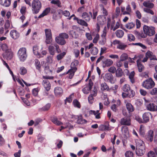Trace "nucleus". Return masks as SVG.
I'll use <instances>...</instances> for the list:
<instances>
[{"instance_id": "1", "label": "nucleus", "mask_w": 157, "mask_h": 157, "mask_svg": "<svg viewBox=\"0 0 157 157\" xmlns=\"http://www.w3.org/2000/svg\"><path fill=\"white\" fill-rule=\"evenodd\" d=\"M78 60H76L72 62L71 64V68L69 69L67 72L63 73L62 75H65L66 74H68L67 76V78L69 79H72L74 75L75 72L77 70V68L76 67L78 64Z\"/></svg>"}, {"instance_id": "2", "label": "nucleus", "mask_w": 157, "mask_h": 157, "mask_svg": "<svg viewBox=\"0 0 157 157\" xmlns=\"http://www.w3.org/2000/svg\"><path fill=\"white\" fill-rule=\"evenodd\" d=\"M98 12L95 10L94 9L92 10V12L90 11L89 13L86 12H83L82 15V18L86 22H89L92 18L93 20H95L98 15Z\"/></svg>"}, {"instance_id": "3", "label": "nucleus", "mask_w": 157, "mask_h": 157, "mask_svg": "<svg viewBox=\"0 0 157 157\" xmlns=\"http://www.w3.org/2000/svg\"><path fill=\"white\" fill-rule=\"evenodd\" d=\"M69 38L68 34L66 33H60L58 36L56 37L55 40L58 44L61 45H63L66 44V41L65 39Z\"/></svg>"}, {"instance_id": "4", "label": "nucleus", "mask_w": 157, "mask_h": 157, "mask_svg": "<svg viewBox=\"0 0 157 157\" xmlns=\"http://www.w3.org/2000/svg\"><path fill=\"white\" fill-rule=\"evenodd\" d=\"M33 13L36 14L39 13L42 7V4L39 0H33L32 4Z\"/></svg>"}, {"instance_id": "5", "label": "nucleus", "mask_w": 157, "mask_h": 157, "mask_svg": "<svg viewBox=\"0 0 157 157\" xmlns=\"http://www.w3.org/2000/svg\"><path fill=\"white\" fill-rule=\"evenodd\" d=\"M17 55L20 61L24 62L27 57L26 48L24 47L20 48L18 52Z\"/></svg>"}, {"instance_id": "6", "label": "nucleus", "mask_w": 157, "mask_h": 157, "mask_svg": "<svg viewBox=\"0 0 157 157\" xmlns=\"http://www.w3.org/2000/svg\"><path fill=\"white\" fill-rule=\"evenodd\" d=\"M48 49L49 53L52 56L55 55V50L58 53H59L61 52L59 46L56 43L52 44L49 46Z\"/></svg>"}, {"instance_id": "7", "label": "nucleus", "mask_w": 157, "mask_h": 157, "mask_svg": "<svg viewBox=\"0 0 157 157\" xmlns=\"http://www.w3.org/2000/svg\"><path fill=\"white\" fill-rule=\"evenodd\" d=\"M143 30L144 33V34L146 35V37L147 36H152L155 33V28L153 27H149L144 25L143 27Z\"/></svg>"}, {"instance_id": "8", "label": "nucleus", "mask_w": 157, "mask_h": 157, "mask_svg": "<svg viewBox=\"0 0 157 157\" xmlns=\"http://www.w3.org/2000/svg\"><path fill=\"white\" fill-rule=\"evenodd\" d=\"M45 40V43L47 44H51L53 39L51 30L50 29H46L44 30Z\"/></svg>"}, {"instance_id": "9", "label": "nucleus", "mask_w": 157, "mask_h": 157, "mask_svg": "<svg viewBox=\"0 0 157 157\" xmlns=\"http://www.w3.org/2000/svg\"><path fill=\"white\" fill-rule=\"evenodd\" d=\"M142 85L144 88L147 89H150L154 87L155 85V83L152 79L150 78L143 82Z\"/></svg>"}, {"instance_id": "10", "label": "nucleus", "mask_w": 157, "mask_h": 157, "mask_svg": "<svg viewBox=\"0 0 157 157\" xmlns=\"http://www.w3.org/2000/svg\"><path fill=\"white\" fill-rule=\"evenodd\" d=\"M154 136V131L152 130H150L147 132L144 137L147 141L151 142L153 141Z\"/></svg>"}, {"instance_id": "11", "label": "nucleus", "mask_w": 157, "mask_h": 157, "mask_svg": "<svg viewBox=\"0 0 157 157\" xmlns=\"http://www.w3.org/2000/svg\"><path fill=\"white\" fill-rule=\"evenodd\" d=\"M1 48L3 51L7 52L6 56L8 58L11 59L13 57V53L10 52V50L8 49V46L6 44H3L1 46Z\"/></svg>"}, {"instance_id": "12", "label": "nucleus", "mask_w": 157, "mask_h": 157, "mask_svg": "<svg viewBox=\"0 0 157 157\" xmlns=\"http://www.w3.org/2000/svg\"><path fill=\"white\" fill-rule=\"evenodd\" d=\"M135 92L133 90L131 89L128 92H123L122 94V96L123 98L127 97L131 98L135 96Z\"/></svg>"}, {"instance_id": "13", "label": "nucleus", "mask_w": 157, "mask_h": 157, "mask_svg": "<svg viewBox=\"0 0 157 157\" xmlns=\"http://www.w3.org/2000/svg\"><path fill=\"white\" fill-rule=\"evenodd\" d=\"M98 25H103L106 22V17L105 16L102 15H99L97 17Z\"/></svg>"}, {"instance_id": "14", "label": "nucleus", "mask_w": 157, "mask_h": 157, "mask_svg": "<svg viewBox=\"0 0 157 157\" xmlns=\"http://www.w3.org/2000/svg\"><path fill=\"white\" fill-rule=\"evenodd\" d=\"M50 119L54 124L57 126H60L63 124V123L58 120L57 117L54 115L50 117Z\"/></svg>"}, {"instance_id": "15", "label": "nucleus", "mask_w": 157, "mask_h": 157, "mask_svg": "<svg viewBox=\"0 0 157 157\" xmlns=\"http://www.w3.org/2000/svg\"><path fill=\"white\" fill-rule=\"evenodd\" d=\"M105 79L107 82H109L112 84L114 83L113 75L111 73H108L106 74L105 76Z\"/></svg>"}, {"instance_id": "16", "label": "nucleus", "mask_w": 157, "mask_h": 157, "mask_svg": "<svg viewBox=\"0 0 157 157\" xmlns=\"http://www.w3.org/2000/svg\"><path fill=\"white\" fill-rule=\"evenodd\" d=\"M145 152V147H141L136 148V154L139 156H141L144 155Z\"/></svg>"}, {"instance_id": "17", "label": "nucleus", "mask_w": 157, "mask_h": 157, "mask_svg": "<svg viewBox=\"0 0 157 157\" xmlns=\"http://www.w3.org/2000/svg\"><path fill=\"white\" fill-rule=\"evenodd\" d=\"M116 104L112 105L111 106V109L114 112H116L118 110V107L120 106L121 105V101L118 99L115 101Z\"/></svg>"}, {"instance_id": "18", "label": "nucleus", "mask_w": 157, "mask_h": 157, "mask_svg": "<svg viewBox=\"0 0 157 157\" xmlns=\"http://www.w3.org/2000/svg\"><path fill=\"white\" fill-rule=\"evenodd\" d=\"M42 84L46 90L47 92H48L51 88V85L49 81L47 79L44 80Z\"/></svg>"}, {"instance_id": "19", "label": "nucleus", "mask_w": 157, "mask_h": 157, "mask_svg": "<svg viewBox=\"0 0 157 157\" xmlns=\"http://www.w3.org/2000/svg\"><path fill=\"white\" fill-rule=\"evenodd\" d=\"M148 110L152 112L157 111V107L156 105L153 103H149L147 106Z\"/></svg>"}, {"instance_id": "20", "label": "nucleus", "mask_w": 157, "mask_h": 157, "mask_svg": "<svg viewBox=\"0 0 157 157\" xmlns=\"http://www.w3.org/2000/svg\"><path fill=\"white\" fill-rule=\"evenodd\" d=\"M151 117H152V115L150 113L148 112L144 113L143 115L144 123L148 122Z\"/></svg>"}, {"instance_id": "21", "label": "nucleus", "mask_w": 157, "mask_h": 157, "mask_svg": "<svg viewBox=\"0 0 157 157\" xmlns=\"http://www.w3.org/2000/svg\"><path fill=\"white\" fill-rule=\"evenodd\" d=\"M102 66L103 67H108L111 66L113 64V61L109 59H106L102 61Z\"/></svg>"}, {"instance_id": "22", "label": "nucleus", "mask_w": 157, "mask_h": 157, "mask_svg": "<svg viewBox=\"0 0 157 157\" xmlns=\"http://www.w3.org/2000/svg\"><path fill=\"white\" fill-rule=\"evenodd\" d=\"M121 125H130L131 124V120L129 118L124 117L121 120Z\"/></svg>"}, {"instance_id": "23", "label": "nucleus", "mask_w": 157, "mask_h": 157, "mask_svg": "<svg viewBox=\"0 0 157 157\" xmlns=\"http://www.w3.org/2000/svg\"><path fill=\"white\" fill-rule=\"evenodd\" d=\"M145 56H147L148 58H150L151 60H157L156 56L153 54L152 52L150 51H148L146 52Z\"/></svg>"}, {"instance_id": "24", "label": "nucleus", "mask_w": 157, "mask_h": 157, "mask_svg": "<svg viewBox=\"0 0 157 157\" xmlns=\"http://www.w3.org/2000/svg\"><path fill=\"white\" fill-rule=\"evenodd\" d=\"M74 19L76 20L77 23L85 27H87L88 26V24L85 20L79 19L76 17L74 18Z\"/></svg>"}, {"instance_id": "25", "label": "nucleus", "mask_w": 157, "mask_h": 157, "mask_svg": "<svg viewBox=\"0 0 157 157\" xmlns=\"http://www.w3.org/2000/svg\"><path fill=\"white\" fill-rule=\"evenodd\" d=\"M10 36L14 40L17 39L19 36V33L16 30H13L10 32Z\"/></svg>"}, {"instance_id": "26", "label": "nucleus", "mask_w": 157, "mask_h": 157, "mask_svg": "<svg viewBox=\"0 0 157 157\" xmlns=\"http://www.w3.org/2000/svg\"><path fill=\"white\" fill-rule=\"evenodd\" d=\"M51 104L48 103L42 108L39 109V111L40 112L48 111L50 109L51 107Z\"/></svg>"}, {"instance_id": "27", "label": "nucleus", "mask_w": 157, "mask_h": 157, "mask_svg": "<svg viewBox=\"0 0 157 157\" xmlns=\"http://www.w3.org/2000/svg\"><path fill=\"white\" fill-rule=\"evenodd\" d=\"M38 49V48L37 46H33V53L39 58L43 57V56H41V54L39 52Z\"/></svg>"}, {"instance_id": "28", "label": "nucleus", "mask_w": 157, "mask_h": 157, "mask_svg": "<svg viewBox=\"0 0 157 157\" xmlns=\"http://www.w3.org/2000/svg\"><path fill=\"white\" fill-rule=\"evenodd\" d=\"M11 0H0V4L5 7H9L11 4Z\"/></svg>"}, {"instance_id": "29", "label": "nucleus", "mask_w": 157, "mask_h": 157, "mask_svg": "<svg viewBox=\"0 0 157 157\" xmlns=\"http://www.w3.org/2000/svg\"><path fill=\"white\" fill-rule=\"evenodd\" d=\"M99 110H97L96 111L93 110H90L89 111V113L90 114H93L95 116V118L97 119L100 118V113H99Z\"/></svg>"}, {"instance_id": "30", "label": "nucleus", "mask_w": 157, "mask_h": 157, "mask_svg": "<svg viewBox=\"0 0 157 157\" xmlns=\"http://www.w3.org/2000/svg\"><path fill=\"white\" fill-rule=\"evenodd\" d=\"M50 7L47 8L43 11L42 13L39 16L38 18L43 17L44 16L47 15L50 12Z\"/></svg>"}, {"instance_id": "31", "label": "nucleus", "mask_w": 157, "mask_h": 157, "mask_svg": "<svg viewBox=\"0 0 157 157\" xmlns=\"http://www.w3.org/2000/svg\"><path fill=\"white\" fill-rule=\"evenodd\" d=\"M137 64L139 72H141L144 69V67L141 63L140 60L138 59L137 60Z\"/></svg>"}, {"instance_id": "32", "label": "nucleus", "mask_w": 157, "mask_h": 157, "mask_svg": "<svg viewBox=\"0 0 157 157\" xmlns=\"http://www.w3.org/2000/svg\"><path fill=\"white\" fill-rule=\"evenodd\" d=\"M54 91L55 95L56 96L60 95L63 93L62 89L59 87H55Z\"/></svg>"}, {"instance_id": "33", "label": "nucleus", "mask_w": 157, "mask_h": 157, "mask_svg": "<svg viewBox=\"0 0 157 157\" xmlns=\"http://www.w3.org/2000/svg\"><path fill=\"white\" fill-rule=\"evenodd\" d=\"M110 128L109 127V125H105L101 124L99 127L100 131H109L111 130Z\"/></svg>"}, {"instance_id": "34", "label": "nucleus", "mask_w": 157, "mask_h": 157, "mask_svg": "<svg viewBox=\"0 0 157 157\" xmlns=\"http://www.w3.org/2000/svg\"><path fill=\"white\" fill-rule=\"evenodd\" d=\"M136 148L140 147H144V141L141 140H135Z\"/></svg>"}, {"instance_id": "35", "label": "nucleus", "mask_w": 157, "mask_h": 157, "mask_svg": "<svg viewBox=\"0 0 157 157\" xmlns=\"http://www.w3.org/2000/svg\"><path fill=\"white\" fill-rule=\"evenodd\" d=\"M35 65L36 68L39 71H41V65L40 64V62L39 60L36 59L34 60Z\"/></svg>"}, {"instance_id": "36", "label": "nucleus", "mask_w": 157, "mask_h": 157, "mask_svg": "<svg viewBox=\"0 0 157 157\" xmlns=\"http://www.w3.org/2000/svg\"><path fill=\"white\" fill-rule=\"evenodd\" d=\"M135 74V72L133 71L131 72L128 75L129 76V78L130 79V81L132 83H134L135 82V80L134 78Z\"/></svg>"}, {"instance_id": "37", "label": "nucleus", "mask_w": 157, "mask_h": 157, "mask_svg": "<svg viewBox=\"0 0 157 157\" xmlns=\"http://www.w3.org/2000/svg\"><path fill=\"white\" fill-rule=\"evenodd\" d=\"M115 33L118 38H121L124 36V32L121 30H117L116 31Z\"/></svg>"}, {"instance_id": "38", "label": "nucleus", "mask_w": 157, "mask_h": 157, "mask_svg": "<svg viewBox=\"0 0 157 157\" xmlns=\"http://www.w3.org/2000/svg\"><path fill=\"white\" fill-rule=\"evenodd\" d=\"M134 33L139 39L146 38V35H145L143 33H140L137 31H134Z\"/></svg>"}, {"instance_id": "39", "label": "nucleus", "mask_w": 157, "mask_h": 157, "mask_svg": "<svg viewBox=\"0 0 157 157\" xmlns=\"http://www.w3.org/2000/svg\"><path fill=\"white\" fill-rule=\"evenodd\" d=\"M127 47V45L126 44L123 43L121 42L119 44L117 45V48L121 50H124Z\"/></svg>"}, {"instance_id": "40", "label": "nucleus", "mask_w": 157, "mask_h": 157, "mask_svg": "<svg viewBox=\"0 0 157 157\" xmlns=\"http://www.w3.org/2000/svg\"><path fill=\"white\" fill-rule=\"evenodd\" d=\"M115 72L116 76L117 77H121L123 75V71L120 68H118L116 71Z\"/></svg>"}, {"instance_id": "41", "label": "nucleus", "mask_w": 157, "mask_h": 157, "mask_svg": "<svg viewBox=\"0 0 157 157\" xmlns=\"http://www.w3.org/2000/svg\"><path fill=\"white\" fill-rule=\"evenodd\" d=\"M126 106L127 109L129 113L132 112L134 111V107L131 104L127 103Z\"/></svg>"}, {"instance_id": "42", "label": "nucleus", "mask_w": 157, "mask_h": 157, "mask_svg": "<svg viewBox=\"0 0 157 157\" xmlns=\"http://www.w3.org/2000/svg\"><path fill=\"white\" fill-rule=\"evenodd\" d=\"M131 89L130 86L128 84H125L122 87V90L124 93L128 92Z\"/></svg>"}, {"instance_id": "43", "label": "nucleus", "mask_w": 157, "mask_h": 157, "mask_svg": "<svg viewBox=\"0 0 157 157\" xmlns=\"http://www.w3.org/2000/svg\"><path fill=\"white\" fill-rule=\"evenodd\" d=\"M139 133L142 137H144L145 136V131L144 127L142 125H140L139 130Z\"/></svg>"}, {"instance_id": "44", "label": "nucleus", "mask_w": 157, "mask_h": 157, "mask_svg": "<svg viewBox=\"0 0 157 157\" xmlns=\"http://www.w3.org/2000/svg\"><path fill=\"white\" fill-rule=\"evenodd\" d=\"M101 89L102 90H108L109 89V86L105 82L102 83L101 85Z\"/></svg>"}, {"instance_id": "45", "label": "nucleus", "mask_w": 157, "mask_h": 157, "mask_svg": "<svg viewBox=\"0 0 157 157\" xmlns=\"http://www.w3.org/2000/svg\"><path fill=\"white\" fill-rule=\"evenodd\" d=\"M143 5L144 6L150 8H152L154 4L153 3H150L148 2H144L143 3Z\"/></svg>"}, {"instance_id": "46", "label": "nucleus", "mask_w": 157, "mask_h": 157, "mask_svg": "<svg viewBox=\"0 0 157 157\" xmlns=\"http://www.w3.org/2000/svg\"><path fill=\"white\" fill-rule=\"evenodd\" d=\"M77 122L78 124H84L87 122V121L83 119L82 117L78 118L77 120Z\"/></svg>"}, {"instance_id": "47", "label": "nucleus", "mask_w": 157, "mask_h": 157, "mask_svg": "<svg viewBox=\"0 0 157 157\" xmlns=\"http://www.w3.org/2000/svg\"><path fill=\"white\" fill-rule=\"evenodd\" d=\"M91 53L93 55H96L98 52V49L95 47H92L90 50Z\"/></svg>"}, {"instance_id": "48", "label": "nucleus", "mask_w": 157, "mask_h": 157, "mask_svg": "<svg viewBox=\"0 0 157 157\" xmlns=\"http://www.w3.org/2000/svg\"><path fill=\"white\" fill-rule=\"evenodd\" d=\"M66 52H63L60 54L56 56L57 59L58 60H60L62 59L66 55Z\"/></svg>"}, {"instance_id": "49", "label": "nucleus", "mask_w": 157, "mask_h": 157, "mask_svg": "<svg viewBox=\"0 0 157 157\" xmlns=\"http://www.w3.org/2000/svg\"><path fill=\"white\" fill-rule=\"evenodd\" d=\"M19 73L21 75H24L27 73L26 69L23 67H20Z\"/></svg>"}, {"instance_id": "50", "label": "nucleus", "mask_w": 157, "mask_h": 157, "mask_svg": "<svg viewBox=\"0 0 157 157\" xmlns=\"http://www.w3.org/2000/svg\"><path fill=\"white\" fill-rule=\"evenodd\" d=\"M114 25L113 23H112L111 24V29H113V31H115L116 29L118 28L120 26V23L119 22L117 21V22L115 26L113 27Z\"/></svg>"}, {"instance_id": "51", "label": "nucleus", "mask_w": 157, "mask_h": 157, "mask_svg": "<svg viewBox=\"0 0 157 157\" xmlns=\"http://www.w3.org/2000/svg\"><path fill=\"white\" fill-rule=\"evenodd\" d=\"M126 10L127 11L124 12L123 15L130 14V13L131 12V9L130 5H128L126 7Z\"/></svg>"}, {"instance_id": "52", "label": "nucleus", "mask_w": 157, "mask_h": 157, "mask_svg": "<svg viewBox=\"0 0 157 157\" xmlns=\"http://www.w3.org/2000/svg\"><path fill=\"white\" fill-rule=\"evenodd\" d=\"M73 103L74 106L79 108H80L81 105L80 103L77 99L74 100Z\"/></svg>"}, {"instance_id": "53", "label": "nucleus", "mask_w": 157, "mask_h": 157, "mask_svg": "<svg viewBox=\"0 0 157 157\" xmlns=\"http://www.w3.org/2000/svg\"><path fill=\"white\" fill-rule=\"evenodd\" d=\"M135 24L132 22L128 23L125 25V27L128 29H131L134 27Z\"/></svg>"}, {"instance_id": "54", "label": "nucleus", "mask_w": 157, "mask_h": 157, "mask_svg": "<svg viewBox=\"0 0 157 157\" xmlns=\"http://www.w3.org/2000/svg\"><path fill=\"white\" fill-rule=\"evenodd\" d=\"M128 59V55L126 53H124L121 56L120 59L124 61Z\"/></svg>"}, {"instance_id": "55", "label": "nucleus", "mask_w": 157, "mask_h": 157, "mask_svg": "<svg viewBox=\"0 0 157 157\" xmlns=\"http://www.w3.org/2000/svg\"><path fill=\"white\" fill-rule=\"evenodd\" d=\"M91 89L88 86L84 87L82 90L83 93L86 94H88L89 91L91 90Z\"/></svg>"}, {"instance_id": "56", "label": "nucleus", "mask_w": 157, "mask_h": 157, "mask_svg": "<svg viewBox=\"0 0 157 157\" xmlns=\"http://www.w3.org/2000/svg\"><path fill=\"white\" fill-rule=\"evenodd\" d=\"M69 34L72 38H76L77 36L76 35L75 32L74 30H71L69 32Z\"/></svg>"}, {"instance_id": "57", "label": "nucleus", "mask_w": 157, "mask_h": 157, "mask_svg": "<svg viewBox=\"0 0 157 157\" xmlns=\"http://www.w3.org/2000/svg\"><path fill=\"white\" fill-rule=\"evenodd\" d=\"M125 157H133V153L131 151H127L125 153Z\"/></svg>"}, {"instance_id": "58", "label": "nucleus", "mask_w": 157, "mask_h": 157, "mask_svg": "<svg viewBox=\"0 0 157 157\" xmlns=\"http://www.w3.org/2000/svg\"><path fill=\"white\" fill-rule=\"evenodd\" d=\"M128 37L130 41H133L135 39L134 36L131 34H128Z\"/></svg>"}, {"instance_id": "59", "label": "nucleus", "mask_w": 157, "mask_h": 157, "mask_svg": "<svg viewBox=\"0 0 157 157\" xmlns=\"http://www.w3.org/2000/svg\"><path fill=\"white\" fill-rule=\"evenodd\" d=\"M44 71L47 74H50L52 73V71L50 69L49 67L48 66L45 67Z\"/></svg>"}, {"instance_id": "60", "label": "nucleus", "mask_w": 157, "mask_h": 157, "mask_svg": "<svg viewBox=\"0 0 157 157\" xmlns=\"http://www.w3.org/2000/svg\"><path fill=\"white\" fill-rule=\"evenodd\" d=\"M39 91V89L38 88L33 89L32 91L33 94L35 96H37L38 95V92Z\"/></svg>"}, {"instance_id": "61", "label": "nucleus", "mask_w": 157, "mask_h": 157, "mask_svg": "<svg viewBox=\"0 0 157 157\" xmlns=\"http://www.w3.org/2000/svg\"><path fill=\"white\" fill-rule=\"evenodd\" d=\"M132 45L140 46L143 49H145L146 48V47L145 45L140 43H133L132 44Z\"/></svg>"}, {"instance_id": "62", "label": "nucleus", "mask_w": 157, "mask_h": 157, "mask_svg": "<svg viewBox=\"0 0 157 157\" xmlns=\"http://www.w3.org/2000/svg\"><path fill=\"white\" fill-rule=\"evenodd\" d=\"M150 94L151 95H157V88H154L150 91Z\"/></svg>"}, {"instance_id": "63", "label": "nucleus", "mask_w": 157, "mask_h": 157, "mask_svg": "<svg viewBox=\"0 0 157 157\" xmlns=\"http://www.w3.org/2000/svg\"><path fill=\"white\" fill-rule=\"evenodd\" d=\"M18 93L20 95L23 96L25 94V92L23 89L21 88H19Z\"/></svg>"}, {"instance_id": "64", "label": "nucleus", "mask_w": 157, "mask_h": 157, "mask_svg": "<svg viewBox=\"0 0 157 157\" xmlns=\"http://www.w3.org/2000/svg\"><path fill=\"white\" fill-rule=\"evenodd\" d=\"M148 157H156L155 153L152 151H150L148 153Z\"/></svg>"}]
</instances>
